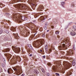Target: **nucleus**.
<instances>
[{"instance_id":"29","label":"nucleus","mask_w":76,"mask_h":76,"mask_svg":"<svg viewBox=\"0 0 76 76\" xmlns=\"http://www.w3.org/2000/svg\"><path fill=\"white\" fill-rule=\"evenodd\" d=\"M8 56L9 57V58H10V57H12V55L10 54H8Z\"/></svg>"},{"instance_id":"16","label":"nucleus","mask_w":76,"mask_h":76,"mask_svg":"<svg viewBox=\"0 0 76 76\" xmlns=\"http://www.w3.org/2000/svg\"><path fill=\"white\" fill-rule=\"evenodd\" d=\"M14 70L15 71H17V72H20V67H18V69L16 68H14Z\"/></svg>"},{"instance_id":"19","label":"nucleus","mask_w":76,"mask_h":76,"mask_svg":"<svg viewBox=\"0 0 76 76\" xmlns=\"http://www.w3.org/2000/svg\"><path fill=\"white\" fill-rule=\"evenodd\" d=\"M39 19L40 21H42V20H44L45 19V18L44 16H41Z\"/></svg>"},{"instance_id":"60","label":"nucleus","mask_w":76,"mask_h":76,"mask_svg":"<svg viewBox=\"0 0 76 76\" xmlns=\"http://www.w3.org/2000/svg\"><path fill=\"white\" fill-rule=\"evenodd\" d=\"M51 47H53V46L51 45Z\"/></svg>"},{"instance_id":"36","label":"nucleus","mask_w":76,"mask_h":76,"mask_svg":"<svg viewBox=\"0 0 76 76\" xmlns=\"http://www.w3.org/2000/svg\"><path fill=\"white\" fill-rule=\"evenodd\" d=\"M44 28L45 30H46L47 29V27H46V26H44Z\"/></svg>"},{"instance_id":"32","label":"nucleus","mask_w":76,"mask_h":76,"mask_svg":"<svg viewBox=\"0 0 76 76\" xmlns=\"http://www.w3.org/2000/svg\"><path fill=\"white\" fill-rule=\"evenodd\" d=\"M73 28L75 29H76V26H73Z\"/></svg>"},{"instance_id":"23","label":"nucleus","mask_w":76,"mask_h":76,"mask_svg":"<svg viewBox=\"0 0 76 76\" xmlns=\"http://www.w3.org/2000/svg\"><path fill=\"white\" fill-rule=\"evenodd\" d=\"M72 64L73 66L75 65L76 62H75V60H73V61L72 62Z\"/></svg>"},{"instance_id":"8","label":"nucleus","mask_w":76,"mask_h":76,"mask_svg":"<svg viewBox=\"0 0 76 76\" xmlns=\"http://www.w3.org/2000/svg\"><path fill=\"white\" fill-rule=\"evenodd\" d=\"M62 42L66 43L68 45H70V39L69 37H67L65 39H64L63 41H62Z\"/></svg>"},{"instance_id":"34","label":"nucleus","mask_w":76,"mask_h":76,"mask_svg":"<svg viewBox=\"0 0 76 76\" xmlns=\"http://www.w3.org/2000/svg\"><path fill=\"white\" fill-rule=\"evenodd\" d=\"M47 22H46L45 23V26H47Z\"/></svg>"},{"instance_id":"31","label":"nucleus","mask_w":76,"mask_h":76,"mask_svg":"<svg viewBox=\"0 0 76 76\" xmlns=\"http://www.w3.org/2000/svg\"><path fill=\"white\" fill-rule=\"evenodd\" d=\"M73 23H72V22H71L69 23V25H72V24Z\"/></svg>"},{"instance_id":"64","label":"nucleus","mask_w":76,"mask_h":76,"mask_svg":"<svg viewBox=\"0 0 76 76\" xmlns=\"http://www.w3.org/2000/svg\"><path fill=\"white\" fill-rule=\"evenodd\" d=\"M31 28H32V27H31Z\"/></svg>"},{"instance_id":"1","label":"nucleus","mask_w":76,"mask_h":76,"mask_svg":"<svg viewBox=\"0 0 76 76\" xmlns=\"http://www.w3.org/2000/svg\"><path fill=\"white\" fill-rule=\"evenodd\" d=\"M18 9L22 10V9H24L26 10H29L30 8L27 5L24 4H17L15 5V7Z\"/></svg>"},{"instance_id":"61","label":"nucleus","mask_w":76,"mask_h":76,"mask_svg":"<svg viewBox=\"0 0 76 76\" xmlns=\"http://www.w3.org/2000/svg\"><path fill=\"white\" fill-rule=\"evenodd\" d=\"M35 34H34V36H35Z\"/></svg>"},{"instance_id":"21","label":"nucleus","mask_w":76,"mask_h":76,"mask_svg":"<svg viewBox=\"0 0 76 76\" xmlns=\"http://www.w3.org/2000/svg\"><path fill=\"white\" fill-rule=\"evenodd\" d=\"M11 30L12 31H13V32H14L16 31V28H15L13 27H12L11 28Z\"/></svg>"},{"instance_id":"57","label":"nucleus","mask_w":76,"mask_h":76,"mask_svg":"<svg viewBox=\"0 0 76 76\" xmlns=\"http://www.w3.org/2000/svg\"><path fill=\"white\" fill-rule=\"evenodd\" d=\"M0 4H1H1H2V3H0Z\"/></svg>"},{"instance_id":"45","label":"nucleus","mask_w":76,"mask_h":76,"mask_svg":"<svg viewBox=\"0 0 76 76\" xmlns=\"http://www.w3.org/2000/svg\"><path fill=\"white\" fill-rule=\"evenodd\" d=\"M5 56L7 57V56H8V54H6L5 55Z\"/></svg>"},{"instance_id":"44","label":"nucleus","mask_w":76,"mask_h":76,"mask_svg":"<svg viewBox=\"0 0 76 76\" xmlns=\"http://www.w3.org/2000/svg\"><path fill=\"white\" fill-rule=\"evenodd\" d=\"M2 67H4V64H2Z\"/></svg>"},{"instance_id":"59","label":"nucleus","mask_w":76,"mask_h":76,"mask_svg":"<svg viewBox=\"0 0 76 76\" xmlns=\"http://www.w3.org/2000/svg\"><path fill=\"white\" fill-rule=\"evenodd\" d=\"M74 47H75V45H74Z\"/></svg>"},{"instance_id":"26","label":"nucleus","mask_w":76,"mask_h":76,"mask_svg":"<svg viewBox=\"0 0 76 76\" xmlns=\"http://www.w3.org/2000/svg\"><path fill=\"white\" fill-rule=\"evenodd\" d=\"M52 65V64L50 62H48L47 63V65L48 66H51V65Z\"/></svg>"},{"instance_id":"41","label":"nucleus","mask_w":76,"mask_h":76,"mask_svg":"<svg viewBox=\"0 0 76 76\" xmlns=\"http://www.w3.org/2000/svg\"><path fill=\"white\" fill-rule=\"evenodd\" d=\"M30 50H34V49H33V48H32V47H31L30 48Z\"/></svg>"},{"instance_id":"18","label":"nucleus","mask_w":76,"mask_h":76,"mask_svg":"<svg viewBox=\"0 0 76 76\" xmlns=\"http://www.w3.org/2000/svg\"><path fill=\"white\" fill-rule=\"evenodd\" d=\"M72 74V71H69L66 74V76H70V75H71Z\"/></svg>"},{"instance_id":"30","label":"nucleus","mask_w":76,"mask_h":76,"mask_svg":"<svg viewBox=\"0 0 76 76\" xmlns=\"http://www.w3.org/2000/svg\"><path fill=\"white\" fill-rule=\"evenodd\" d=\"M2 32H3V31L1 29H0V34H2Z\"/></svg>"},{"instance_id":"7","label":"nucleus","mask_w":76,"mask_h":76,"mask_svg":"<svg viewBox=\"0 0 76 76\" xmlns=\"http://www.w3.org/2000/svg\"><path fill=\"white\" fill-rule=\"evenodd\" d=\"M58 48L59 50H61L62 49L63 50H66L67 49V46H66L65 44L64 43L61 46H59Z\"/></svg>"},{"instance_id":"37","label":"nucleus","mask_w":76,"mask_h":76,"mask_svg":"<svg viewBox=\"0 0 76 76\" xmlns=\"http://www.w3.org/2000/svg\"><path fill=\"white\" fill-rule=\"evenodd\" d=\"M55 74L56 76H59L60 75H59V74L58 73H55Z\"/></svg>"},{"instance_id":"56","label":"nucleus","mask_w":76,"mask_h":76,"mask_svg":"<svg viewBox=\"0 0 76 76\" xmlns=\"http://www.w3.org/2000/svg\"><path fill=\"white\" fill-rule=\"evenodd\" d=\"M48 52L49 54H50V51H48Z\"/></svg>"},{"instance_id":"40","label":"nucleus","mask_w":76,"mask_h":76,"mask_svg":"<svg viewBox=\"0 0 76 76\" xmlns=\"http://www.w3.org/2000/svg\"><path fill=\"white\" fill-rule=\"evenodd\" d=\"M42 37H43L44 38V37H45V34H43L42 35Z\"/></svg>"},{"instance_id":"25","label":"nucleus","mask_w":76,"mask_h":76,"mask_svg":"<svg viewBox=\"0 0 76 76\" xmlns=\"http://www.w3.org/2000/svg\"><path fill=\"white\" fill-rule=\"evenodd\" d=\"M45 48L46 51H48V45H46L45 47Z\"/></svg>"},{"instance_id":"4","label":"nucleus","mask_w":76,"mask_h":76,"mask_svg":"<svg viewBox=\"0 0 76 76\" xmlns=\"http://www.w3.org/2000/svg\"><path fill=\"white\" fill-rule=\"evenodd\" d=\"M63 64L64 67L66 69H69L72 66V64L66 61L63 62Z\"/></svg>"},{"instance_id":"20","label":"nucleus","mask_w":76,"mask_h":76,"mask_svg":"<svg viewBox=\"0 0 76 76\" xmlns=\"http://www.w3.org/2000/svg\"><path fill=\"white\" fill-rule=\"evenodd\" d=\"M70 34H71L72 36H75L76 35V33L75 32L72 31V33H70Z\"/></svg>"},{"instance_id":"58","label":"nucleus","mask_w":76,"mask_h":76,"mask_svg":"<svg viewBox=\"0 0 76 76\" xmlns=\"http://www.w3.org/2000/svg\"><path fill=\"white\" fill-rule=\"evenodd\" d=\"M48 31H49V30H48L47 31V32H48Z\"/></svg>"},{"instance_id":"38","label":"nucleus","mask_w":76,"mask_h":76,"mask_svg":"<svg viewBox=\"0 0 76 76\" xmlns=\"http://www.w3.org/2000/svg\"><path fill=\"white\" fill-rule=\"evenodd\" d=\"M5 32L7 34H9V32L7 30Z\"/></svg>"},{"instance_id":"13","label":"nucleus","mask_w":76,"mask_h":76,"mask_svg":"<svg viewBox=\"0 0 76 76\" xmlns=\"http://www.w3.org/2000/svg\"><path fill=\"white\" fill-rule=\"evenodd\" d=\"M24 0H13L12 3H17V2H19V1H20V2H23Z\"/></svg>"},{"instance_id":"24","label":"nucleus","mask_w":76,"mask_h":76,"mask_svg":"<svg viewBox=\"0 0 76 76\" xmlns=\"http://www.w3.org/2000/svg\"><path fill=\"white\" fill-rule=\"evenodd\" d=\"M34 72L35 74H36V75H37L38 73V71L36 70H34Z\"/></svg>"},{"instance_id":"53","label":"nucleus","mask_w":76,"mask_h":76,"mask_svg":"<svg viewBox=\"0 0 76 76\" xmlns=\"http://www.w3.org/2000/svg\"><path fill=\"white\" fill-rule=\"evenodd\" d=\"M36 22V20H33V22Z\"/></svg>"},{"instance_id":"62","label":"nucleus","mask_w":76,"mask_h":76,"mask_svg":"<svg viewBox=\"0 0 76 76\" xmlns=\"http://www.w3.org/2000/svg\"><path fill=\"white\" fill-rule=\"evenodd\" d=\"M28 33H29V32H28Z\"/></svg>"},{"instance_id":"6","label":"nucleus","mask_w":76,"mask_h":76,"mask_svg":"<svg viewBox=\"0 0 76 76\" xmlns=\"http://www.w3.org/2000/svg\"><path fill=\"white\" fill-rule=\"evenodd\" d=\"M16 60L18 61H21V59L20 57L19 56H15V58L13 57L11 60V61L12 62H16Z\"/></svg>"},{"instance_id":"14","label":"nucleus","mask_w":76,"mask_h":76,"mask_svg":"<svg viewBox=\"0 0 76 76\" xmlns=\"http://www.w3.org/2000/svg\"><path fill=\"white\" fill-rule=\"evenodd\" d=\"M13 35L15 39H19V37L18 36V34H14Z\"/></svg>"},{"instance_id":"5","label":"nucleus","mask_w":76,"mask_h":76,"mask_svg":"<svg viewBox=\"0 0 76 76\" xmlns=\"http://www.w3.org/2000/svg\"><path fill=\"white\" fill-rule=\"evenodd\" d=\"M57 65L56 66H53V69L54 71L56 72L57 70L58 66H60L61 65V61H58L56 62Z\"/></svg>"},{"instance_id":"50","label":"nucleus","mask_w":76,"mask_h":76,"mask_svg":"<svg viewBox=\"0 0 76 76\" xmlns=\"http://www.w3.org/2000/svg\"><path fill=\"white\" fill-rule=\"evenodd\" d=\"M47 15H45V18H47Z\"/></svg>"},{"instance_id":"54","label":"nucleus","mask_w":76,"mask_h":76,"mask_svg":"<svg viewBox=\"0 0 76 76\" xmlns=\"http://www.w3.org/2000/svg\"><path fill=\"white\" fill-rule=\"evenodd\" d=\"M24 75V74H22V75H21V76H23V75Z\"/></svg>"},{"instance_id":"9","label":"nucleus","mask_w":76,"mask_h":76,"mask_svg":"<svg viewBox=\"0 0 76 76\" xmlns=\"http://www.w3.org/2000/svg\"><path fill=\"white\" fill-rule=\"evenodd\" d=\"M12 50L14 52H16L17 53H19L20 51V48H17L16 47H12Z\"/></svg>"},{"instance_id":"43","label":"nucleus","mask_w":76,"mask_h":76,"mask_svg":"<svg viewBox=\"0 0 76 76\" xmlns=\"http://www.w3.org/2000/svg\"><path fill=\"white\" fill-rule=\"evenodd\" d=\"M6 61L5 59L3 58V62H5V61Z\"/></svg>"},{"instance_id":"63","label":"nucleus","mask_w":76,"mask_h":76,"mask_svg":"<svg viewBox=\"0 0 76 76\" xmlns=\"http://www.w3.org/2000/svg\"><path fill=\"white\" fill-rule=\"evenodd\" d=\"M75 23V25H76V23Z\"/></svg>"},{"instance_id":"10","label":"nucleus","mask_w":76,"mask_h":76,"mask_svg":"<svg viewBox=\"0 0 76 76\" xmlns=\"http://www.w3.org/2000/svg\"><path fill=\"white\" fill-rule=\"evenodd\" d=\"M73 50L70 49L69 51L67 52L66 56H72L73 54Z\"/></svg>"},{"instance_id":"39","label":"nucleus","mask_w":76,"mask_h":76,"mask_svg":"<svg viewBox=\"0 0 76 76\" xmlns=\"http://www.w3.org/2000/svg\"><path fill=\"white\" fill-rule=\"evenodd\" d=\"M61 4H62L63 5V4H65V2H62L61 3Z\"/></svg>"},{"instance_id":"33","label":"nucleus","mask_w":76,"mask_h":76,"mask_svg":"<svg viewBox=\"0 0 76 76\" xmlns=\"http://www.w3.org/2000/svg\"><path fill=\"white\" fill-rule=\"evenodd\" d=\"M4 27L5 28H6V29H8L9 28V27L8 26H4Z\"/></svg>"},{"instance_id":"55","label":"nucleus","mask_w":76,"mask_h":76,"mask_svg":"<svg viewBox=\"0 0 76 76\" xmlns=\"http://www.w3.org/2000/svg\"><path fill=\"white\" fill-rule=\"evenodd\" d=\"M40 51L41 52H42V50H40Z\"/></svg>"},{"instance_id":"52","label":"nucleus","mask_w":76,"mask_h":76,"mask_svg":"<svg viewBox=\"0 0 76 76\" xmlns=\"http://www.w3.org/2000/svg\"><path fill=\"white\" fill-rule=\"evenodd\" d=\"M47 75L48 76H49L50 75V74H49V73H48L47 74Z\"/></svg>"},{"instance_id":"46","label":"nucleus","mask_w":76,"mask_h":76,"mask_svg":"<svg viewBox=\"0 0 76 76\" xmlns=\"http://www.w3.org/2000/svg\"><path fill=\"white\" fill-rule=\"evenodd\" d=\"M43 58H45V56H43Z\"/></svg>"},{"instance_id":"35","label":"nucleus","mask_w":76,"mask_h":76,"mask_svg":"<svg viewBox=\"0 0 76 76\" xmlns=\"http://www.w3.org/2000/svg\"><path fill=\"white\" fill-rule=\"evenodd\" d=\"M28 47H29V48H30L32 47V46H31V45H28Z\"/></svg>"},{"instance_id":"28","label":"nucleus","mask_w":76,"mask_h":76,"mask_svg":"<svg viewBox=\"0 0 76 76\" xmlns=\"http://www.w3.org/2000/svg\"><path fill=\"white\" fill-rule=\"evenodd\" d=\"M41 70L42 72H43V73H45V70H44V69H43V68H42L41 69Z\"/></svg>"},{"instance_id":"15","label":"nucleus","mask_w":76,"mask_h":76,"mask_svg":"<svg viewBox=\"0 0 76 76\" xmlns=\"http://www.w3.org/2000/svg\"><path fill=\"white\" fill-rule=\"evenodd\" d=\"M8 73L9 74L12 73L13 72V71L11 69H9L7 70Z\"/></svg>"},{"instance_id":"42","label":"nucleus","mask_w":76,"mask_h":76,"mask_svg":"<svg viewBox=\"0 0 76 76\" xmlns=\"http://www.w3.org/2000/svg\"><path fill=\"white\" fill-rule=\"evenodd\" d=\"M49 51H50V52H51L52 51V50H51V49H49Z\"/></svg>"},{"instance_id":"48","label":"nucleus","mask_w":76,"mask_h":76,"mask_svg":"<svg viewBox=\"0 0 76 76\" xmlns=\"http://www.w3.org/2000/svg\"><path fill=\"white\" fill-rule=\"evenodd\" d=\"M36 16L37 17H38V14H37L36 15Z\"/></svg>"},{"instance_id":"12","label":"nucleus","mask_w":76,"mask_h":76,"mask_svg":"<svg viewBox=\"0 0 76 76\" xmlns=\"http://www.w3.org/2000/svg\"><path fill=\"white\" fill-rule=\"evenodd\" d=\"M44 9V7L43 5H40L38 8L37 10L39 11H42Z\"/></svg>"},{"instance_id":"49","label":"nucleus","mask_w":76,"mask_h":76,"mask_svg":"<svg viewBox=\"0 0 76 76\" xmlns=\"http://www.w3.org/2000/svg\"><path fill=\"white\" fill-rule=\"evenodd\" d=\"M32 56V54H30V55H29V56H30V57H31V56Z\"/></svg>"},{"instance_id":"22","label":"nucleus","mask_w":76,"mask_h":76,"mask_svg":"<svg viewBox=\"0 0 76 76\" xmlns=\"http://www.w3.org/2000/svg\"><path fill=\"white\" fill-rule=\"evenodd\" d=\"M61 72L63 73H64L65 70H64V68H62Z\"/></svg>"},{"instance_id":"27","label":"nucleus","mask_w":76,"mask_h":76,"mask_svg":"<svg viewBox=\"0 0 76 76\" xmlns=\"http://www.w3.org/2000/svg\"><path fill=\"white\" fill-rule=\"evenodd\" d=\"M55 34H56V35H58L59 34V31H56V32H55Z\"/></svg>"},{"instance_id":"51","label":"nucleus","mask_w":76,"mask_h":76,"mask_svg":"<svg viewBox=\"0 0 76 76\" xmlns=\"http://www.w3.org/2000/svg\"><path fill=\"white\" fill-rule=\"evenodd\" d=\"M51 27L53 29L54 28V26H52Z\"/></svg>"},{"instance_id":"47","label":"nucleus","mask_w":76,"mask_h":76,"mask_svg":"<svg viewBox=\"0 0 76 76\" xmlns=\"http://www.w3.org/2000/svg\"><path fill=\"white\" fill-rule=\"evenodd\" d=\"M5 15H9V14L8 13H5Z\"/></svg>"},{"instance_id":"3","label":"nucleus","mask_w":76,"mask_h":76,"mask_svg":"<svg viewBox=\"0 0 76 76\" xmlns=\"http://www.w3.org/2000/svg\"><path fill=\"white\" fill-rule=\"evenodd\" d=\"M44 43V39H41L40 42L38 40H37L36 42H34L33 43V45L34 47H38L41 46V45H42Z\"/></svg>"},{"instance_id":"17","label":"nucleus","mask_w":76,"mask_h":76,"mask_svg":"<svg viewBox=\"0 0 76 76\" xmlns=\"http://www.w3.org/2000/svg\"><path fill=\"white\" fill-rule=\"evenodd\" d=\"M10 51V49H5L3 50V52H4V53L6 52H9Z\"/></svg>"},{"instance_id":"11","label":"nucleus","mask_w":76,"mask_h":76,"mask_svg":"<svg viewBox=\"0 0 76 76\" xmlns=\"http://www.w3.org/2000/svg\"><path fill=\"white\" fill-rule=\"evenodd\" d=\"M28 2L29 4H31L33 6H35L36 1L34 0H29L28 1Z\"/></svg>"},{"instance_id":"2","label":"nucleus","mask_w":76,"mask_h":76,"mask_svg":"<svg viewBox=\"0 0 76 76\" xmlns=\"http://www.w3.org/2000/svg\"><path fill=\"white\" fill-rule=\"evenodd\" d=\"M13 18L14 19V20H16L18 22H21V20H27V18L25 16H16V15H15L13 17Z\"/></svg>"}]
</instances>
